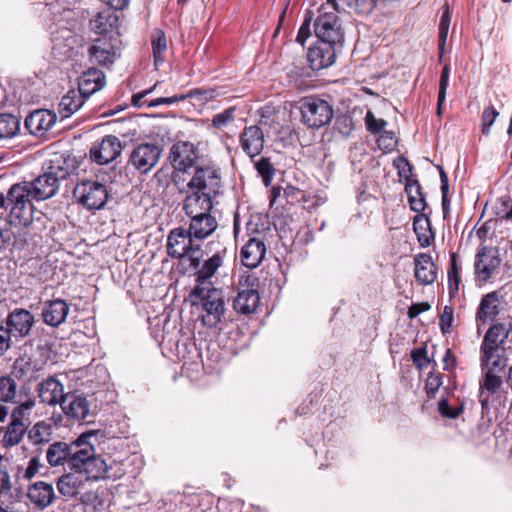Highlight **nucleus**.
<instances>
[{
	"label": "nucleus",
	"instance_id": "c85d7f7f",
	"mask_svg": "<svg viewBox=\"0 0 512 512\" xmlns=\"http://www.w3.org/2000/svg\"><path fill=\"white\" fill-rule=\"evenodd\" d=\"M265 253V243L259 238L251 237L241 249V261L248 268H256L264 259Z\"/></svg>",
	"mask_w": 512,
	"mask_h": 512
},
{
	"label": "nucleus",
	"instance_id": "338daca9",
	"mask_svg": "<svg viewBox=\"0 0 512 512\" xmlns=\"http://www.w3.org/2000/svg\"><path fill=\"white\" fill-rule=\"evenodd\" d=\"M378 135H379L378 143H379L380 147L383 146L385 149H389V150L393 149V147L396 144V141H395V135L392 131H386L384 129Z\"/></svg>",
	"mask_w": 512,
	"mask_h": 512
},
{
	"label": "nucleus",
	"instance_id": "ea45409f",
	"mask_svg": "<svg viewBox=\"0 0 512 512\" xmlns=\"http://www.w3.org/2000/svg\"><path fill=\"white\" fill-rule=\"evenodd\" d=\"M52 425L46 421L36 422L27 430V438L31 445L46 444L51 440Z\"/></svg>",
	"mask_w": 512,
	"mask_h": 512
},
{
	"label": "nucleus",
	"instance_id": "8fccbe9b",
	"mask_svg": "<svg viewBox=\"0 0 512 512\" xmlns=\"http://www.w3.org/2000/svg\"><path fill=\"white\" fill-rule=\"evenodd\" d=\"M449 75L450 69L448 65H445L439 81V92H438V100H437V114L440 116L442 114V105L446 99V91L449 85Z\"/></svg>",
	"mask_w": 512,
	"mask_h": 512
},
{
	"label": "nucleus",
	"instance_id": "b1692460",
	"mask_svg": "<svg viewBox=\"0 0 512 512\" xmlns=\"http://www.w3.org/2000/svg\"><path fill=\"white\" fill-rule=\"evenodd\" d=\"M498 314L499 296L497 292L493 291L484 295L481 298L475 318L478 332H480L481 328L488 322L493 321Z\"/></svg>",
	"mask_w": 512,
	"mask_h": 512
},
{
	"label": "nucleus",
	"instance_id": "4d7b16f0",
	"mask_svg": "<svg viewBox=\"0 0 512 512\" xmlns=\"http://www.w3.org/2000/svg\"><path fill=\"white\" fill-rule=\"evenodd\" d=\"M454 321V309L452 306L446 305L439 318V327L443 334L451 332Z\"/></svg>",
	"mask_w": 512,
	"mask_h": 512
},
{
	"label": "nucleus",
	"instance_id": "423d86ee",
	"mask_svg": "<svg viewBox=\"0 0 512 512\" xmlns=\"http://www.w3.org/2000/svg\"><path fill=\"white\" fill-rule=\"evenodd\" d=\"M302 122L312 129L321 128L330 123L333 118L332 106L317 97H305L300 102Z\"/></svg>",
	"mask_w": 512,
	"mask_h": 512
},
{
	"label": "nucleus",
	"instance_id": "473e14b6",
	"mask_svg": "<svg viewBox=\"0 0 512 512\" xmlns=\"http://www.w3.org/2000/svg\"><path fill=\"white\" fill-rule=\"evenodd\" d=\"M259 301L260 297L256 290L245 289L238 292L233 301V307L238 313L248 315L256 310Z\"/></svg>",
	"mask_w": 512,
	"mask_h": 512
},
{
	"label": "nucleus",
	"instance_id": "2f4dec72",
	"mask_svg": "<svg viewBox=\"0 0 512 512\" xmlns=\"http://www.w3.org/2000/svg\"><path fill=\"white\" fill-rule=\"evenodd\" d=\"M105 84V75L101 70L89 69L79 79L78 90L88 98Z\"/></svg>",
	"mask_w": 512,
	"mask_h": 512
},
{
	"label": "nucleus",
	"instance_id": "4be33fe9",
	"mask_svg": "<svg viewBox=\"0 0 512 512\" xmlns=\"http://www.w3.org/2000/svg\"><path fill=\"white\" fill-rule=\"evenodd\" d=\"M215 197L209 193L188 189L183 201V210L186 216L210 213Z\"/></svg>",
	"mask_w": 512,
	"mask_h": 512
},
{
	"label": "nucleus",
	"instance_id": "7c9ffc66",
	"mask_svg": "<svg viewBox=\"0 0 512 512\" xmlns=\"http://www.w3.org/2000/svg\"><path fill=\"white\" fill-rule=\"evenodd\" d=\"M13 403L15 406L10 412V418L23 422L29 426L30 416L36 407L35 396L30 392L24 394L21 390L19 393V398L16 399Z\"/></svg>",
	"mask_w": 512,
	"mask_h": 512
},
{
	"label": "nucleus",
	"instance_id": "774afa93",
	"mask_svg": "<svg viewBox=\"0 0 512 512\" xmlns=\"http://www.w3.org/2000/svg\"><path fill=\"white\" fill-rule=\"evenodd\" d=\"M431 308L428 302L414 303L408 309V317L416 318L420 313L428 311Z\"/></svg>",
	"mask_w": 512,
	"mask_h": 512
},
{
	"label": "nucleus",
	"instance_id": "9d476101",
	"mask_svg": "<svg viewBox=\"0 0 512 512\" xmlns=\"http://www.w3.org/2000/svg\"><path fill=\"white\" fill-rule=\"evenodd\" d=\"M167 253L174 259H181L190 252H197L199 244L188 229L182 227L172 229L167 236Z\"/></svg>",
	"mask_w": 512,
	"mask_h": 512
},
{
	"label": "nucleus",
	"instance_id": "e433bc0d",
	"mask_svg": "<svg viewBox=\"0 0 512 512\" xmlns=\"http://www.w3.org/2000/svg\"><path fill=\"white\" fill-rule=\"evenodd\" d=\"M223 264V255L221 252H216L212 257L205 260L202 266L196 271L195 275L197 277L198 285L207 286L211 285L210 282H207L209 278H211L219 267Z\"/></svg>",
	"mask_w": 512,
	"mask_h": 512
},
{
	"label": "nucleus",
	"instance_id": "72a5a7b5",
	"mask_svg": "<svg viewBox=\"0 0 512 512\" xmlns=\"http://www.w3.org/2000/svg\"><path fill=\"white\" fill-rule=\"evenodd\" d=\"M118 17L116 14L110 10L106 9L99 12L94 19L90 21L91 29L105 37L106 34L114 31L117 27Z\"/></svg>",
	"mask_w": 512,
	"mask_h": 512
},
{
	"label": "nucleus",
	"instance_id": "6ab92c4d",
	"mask_svg": "<svg viewBox=\"0 0 512 512\" xmlns=\"http://www.w3.org/2000/svg\"><path fill=\"white\" fill-rule=\"evenodd\" d=\"M307 59L314 71L327 68L336 60L335 45L319 41L317 45L309 48Z\"/></svg>",
	"mask_w": 512,
	"mask_h": 512
},
{
	"label": "nucleus",
	"instance_id": "69168bd1",
	"mask_svg": "<svg viewBox=\"0 0 512 512\" xmlns=\"http://www.w3.org/2000/svg\"><path fill=\"white\" fill-rule=\"evenodd\" d=\"M438 409L442 416L450 419L457 418L459 414L462 412V408H451L446 399H442L439 401Z\"/></svg>",
	"mask_w": 512,
	"mask_h": 512
},
{
	"label": "nucleus",
	"instance_id": "a18cd8bd",
	"mask_svg": "<svg viewBox=\"0 0 512 512\" xmlns=\"http://www.w3.org/2000/svg\"><path fill=\"white\" fill-rule=\"evenodd\" d=\"M253 160L254 167L258 174L261 176L262 181L266 187L271 185L273 176L275 174V168L267 157H261L257 160Z\"/></svg>",
	"mask_w": 512,
	"mask_h": 512
},
{
	"label": "nucleus",
	"instance_id": "6e6552de",
	"mask_svg": "<svg viewBox=\"0 0 512 512\" xmlns=\"http://www.w3.org/2000/svg\"><path fill=\"white\" fill-rule=\"evenodd\" d=\"M77 202L89 210L102 208L108 200L107 187L97 181L87 180L78 183L73 189Z\"/></svg>",
	"mask_w": 512,
	"mask_h": 512
},
{
	"label": "nucleus",
	"instance_id": "f8f14e48",
	"mask_svg": "<svg viewBox=\"0 0 512 512\" xmlns=\"http://www.w3.org/2000/svg\"><path fill=\"white\" fill-rule=\"evenodd\" d=\"M187 188L217 196L221 188V175L217 169L210 166L196 167Z\"/></svg>",
	"mask_w": 512,
	"mask_h": 512
},
{
	"label": "nucleus",
	"instance_id": "f257e3e1",
	"mask_svg": "<svg viewBox=\"0 0 512 512\" xmlns=\"http://www.w3.org/2000/svg\"><path fill=\"white\" fill-rule=\"evenodd\" d=\"M92 436L95 433L89 431L82 433L70 444L62 441L51 444L46 451L47 462L53 467L67 464L70 469H82L87 473L88 479L120 478L124 471L119 469L112 472L113 463L108 464L97 455L94 445L88 441Z\"/></svg>",
	"mask_w": 512,
	"mask_h": 512
},
{
	"label": "nucleus",
	"instance_id": "c756f323",
	"mask_svg": "<svg viewBox=\"0 0 512 512\" xmlns=\"http://www.w3.org/2000/svg\"><path fill=\"white\" fill-rule=\"evenodd\" d=\"M89 56L100 65H111L116 59V49L106 37L98 38L90 46Z\"/></svg>",
	"mask_w": 512,
	"mask_h": 512
},
{
	"label": "nucleus",
	"instance_id": "603ef678",
	"mask_svg": "<svg viewBox=\"0 0 512 512\" xmlns=\"http://www.w3.org/2000/svg\"><path fill=\"white\" fill-rule=\"evenodd\" d=\"M480 362L482 369L501 371L507 365V358L504 355H500L498 352L495 353L494 357H490L488 361H483V353H480Z\"/></svg>",
	"mask_w": 512,
	"mask_h": 512
},
{
	"label": "nucleus",
	"instance_id": "6e6d98bb",
	"mask_svg": "<svg viewBox=\"0 0 512 512\" xmlns=\"http://www.w3.org/2000/svg\"><path fill=\"white\" fill-rule=\"evenodd\" d=\"M347 6L359 14H370L376 6L377 0H343Z\"/></svg>",
	"mask_w": 512,
	"mask_h": 512
},
{
	"label": "nucleus",
	"instance_id": "5701e85b",
	"mask_svg": "<svg viewBox=\"0 0 512 512\" xmlns=\"http://www.w3.org/2000/svg\"><path fill=\"white\" fill-rule=\"evenodd\" d=\"M55 491L51 483L36 481L27 489V498L38 509L43 510L55 500Z\"/></svg>",
	"mask_w": 512,
	"mask_h": 512
},
{
	"label": "nucleus",
	"instance_id": "c9c22d12",
	"mask_svg": "<svg viewBox=\"0 0 512 512\" xmlns=\"http://www.w3.org/2000/svg\"><path fill=\"white\" fill-rule=\"evenodd\" d=\"M405 191L407 193L410 208L417 213L424 211L426 208V200L418 180L407 179Z\"/></svg>",
	"mask_w": 512,
	"mask_h": 512
},
{
	"label": "nucleus",
	"instance_id": "2eb2a0df",
	"mask_svg": "<svg viewBox=\"0 0 512 512\" xmlns=\"http://www.w3.org/2000/svg\"><path fill=\"white\" fill-rule=\"evenodd\" d=\"M63 413L76 421L86 420L91 414V403L84 394L77 392L66 393L61 403Z\"/></svg>",
	"mask_w": 512,
	"mask_h": 512
},
{
	"label": "nucleus",
	"instance_id": "4468645a",
	"mask_svg": "<svg viewBox=\"0 0 512 512\" xmlns=\"http://www.w3.org/2000/svg\"><path fill=\"white\" fill-rule=\"evenodd\" d=\"M122 149V143L117 136L106 135L93 143L89 152L90 159L99 165H106L119 157Z\"/></svg>",
	"mask_w": 512,
	"mask_h": 512
},
{
	"label": "nucleus",
	"instance_id": "3c124183",
	"mask_svg": "<svg viewBox=\"0 0 512 512\" xmlns=\"http://www.w3.org/2000/svg\"><path fill=\"white\" fill-rule=\"evenodd\" d=\"M334 129L344 137H348L354 129L353 118L348 114L338 115L335 119Z\"/></svg>",
	"mask_w": 512,
	"mask_h": 512
},
{
	"label": "nucleus",
	"instance_id": "1a4fd4ad",
	"mask_svg": "<svg viewBox=\"0 0 512 512\" xmlns=\"http://www.w3.org/2000/svg\"><path fill=\"white\" fill-rule=\"evenodd\" d=\"M501 264L499 251L496 247L480 246L475 256V279L479 284H485L498 273Z\"/></svg>",
	"mask_w": 512,
	"mask_h": 512
},
{
	"label": "nucleus",
	"instance_id": "bf43d9fd",
	"mask_svg": "<svg viewBox=\"0 0 512 512\" xmlns=\"http://www.w3.org/2000/svg\"><path fill=\"white\" fill-rule=\"evenodd\" d=\"M442 385V376L440 373L430 372L425 381V391L430 398L435 397L437 391Z\"/></svg>",
	"mask_w": 512,
	"mask_h": 512
},
{
	"label": "nucleus",
	"instance_id": "20e7f679",
	"mask_svg": "<svg viewBox=\"0 0 512 512\" xmlns=\"http://www.w3.org/2000/svg\"><path fill=\"white\" fill-rule=\"evenodd\" d=\"M339 10L337 0H326L318 8L319 15L314 23L315 35L321 42L338 44L343 40V33L336 12Z\"/></svg>",
	"mask_w": 512,
	"mask_h": 512
},
{
	"label": "nucleus",
	"instance_id": "f3484780",
	"mask_svg": "<svg viewBox=\"0 0 512 512\" xmlns=\"http://www.w3.org/2000/svg\"><path fill=\"white\" fill-rule=\"evenodd\" d=\"M40 402L49 406L61 405L66 396L63 383L56 376L40 381L35 388Z\"/></svg>",
	"mask_w": 512,
	"mask_h": 512
},
{
	"label": "nucleus",
	"instance_id": "412c9836",
	"mask_svg": "<svg viewBox=\"0 0 512 512\" xmlns=\"http://www.w3.org/2000/svg\"><path fill=\"white\" fill-rule=\"evenodd\" d=\"M57 116L46 109L35 110L25 119V128L34 136H43L55 124Z\"/></svg>",
	"mask_w": 512,
	"mask_h": 512
},
{
	"label": "nucleus",
	"instance_id": "5fc2aeb1",
	"mask_svg": "<svg viewBox=\"0 0 512 512\" xmlns=\"http://www.w3.org/2000/svg\"><path fill=\"white\" fill-rule=\"evenodd\" d=\"M235 117V108L229 107L213 116L212 118V126L217 129H221L226 127L229 123L234 121Z\"/></svg>",
	"mask_w": 512,
	"mask_h": 512
},
{
	"label": "nucleus",
	"instance_id": "0e129e2a",
	"mask_svg": "<svg viewBox=\"0 0 512 512\" xmlns=\"http://www.w3.org/2000/svg\"><path fill=\"white\" fill-rule=\"evenodd\" d=\"M411 360L415 367L420 371L426 367V361H428L426 344L411 351Z\"/></svg>",
	"mask_w": 512,
	"mask_h": 512
},
{
	"label": "nucleus",
	"instance_id": "58836bf2",
	"mask_svg": "<svg viewBox=\"0 0 512 512\" xmlns=\"http://www.w3.org/2000/svg\"><path fill=\"white\" fill-rule=\"evenodd\" d=\"M28 425L10 418L9 424L4 432L2 443L5 447L18 445L27 434Z\"/></svg>",
	"mask_w": 512,
	"mask_h": 512
},
{
	"label": "nucleus",
	"instance_id": "a878e982",
	"mask_svg": "<svg viewBox=\"0 0 512 512\" xmlns=\"http://www.w3.org/2000/svg\"><path fill=\"white\" fill-rule=\"evenodd\" d=\"M219 95L218 91L214 88H195L190 90L187 94L174 95L171 97H160L151 100L147 103L148 107H156L159 105H172L177 102L183 101L187 98H196L203 102L214 100Z\"/></svg>",
	"mask_w": 512,
	"mask_h": 512
},
{
	"label": "nucleus",
	"instance_id": "393cba45",
	"mask_svg": "<svg viewBox=\"0 0 512 512\" xmlns=\"http://www.w3.org/2000/svg\"><path fill=\"white\" fill-rule=\"evenodd\" d=\"M69 310V304L63 299L47 301L41 313L43 322L48 326L58 327L65 322Z\"/></svg>",
	"mask_w": 512,
	"mask_h": 512
},
{
	"label": "nucleus",
	"instance_id": "c03bdc74",
	"mask_svg": "<svg viewBox=\"0 0 512 512\" xmlns=\"http://www.w3.org/2000/svg\"><path fill=\"white\" fill-rule=\"evenodd\" d=\"M13 481L8 460L0 454V497L11 494Z\"/></svg>",
	"mask_w": 512,
	"mask_h": 512
},
{
	"label": "nucleus",
	"instance_id": "49530a36",
	"mask_svg": "<svg viewBox=\"0 0 512 512\" xmlns=\"http://www.w3.org/2000/svg\"><path fill=\"white\" fill-rule=\"evenodd\" d=\"M32 371V362L29 358L18 357L14 360L11 371L7 375L13 376L17 380L25 379L28 374Z\"/></svg>",
	"mask_w": 512,
	"mask_h": 512
},
{
	"label": "nucleus",
	"instance_id": "13d9d810",
	"mask_svg": "<svg viewBox=\"0 0 512 512\" xmlns=\"http://www.w3.org/2000/svg\"><path fill=\"white\" fill-rule=\"evenodd\" d=\"M498 115H499V112L495 109V107L493 105H490L483 110L481 120H482V133L484 135L490 134V128L493 125L496 118L498 117Z\"/></svg>",
	"mask_w": 512,
	"mask_h": 512
},
{
	"label": "nucleus",
	"instance_id": "09e8293b",
	"mask_svg": "<svg viewBox=\"0 0 512 512\" xmlns=\"http://www.w3.org/2000/svg\"><path fill=\"white\" fill-rule=\"evenodd\" d=\"M41 467V463L38 457H32L27 466H17V481L19 480H25L30 481L32 480L37 473L39 472V469Z\"/></svg>",
	"mask_w": 512,
	"mask_h": 512
},
{
	"label": "nucleus",
	"instance_id": "e2e57ef3",
	"mask_svg": "<svg viewBox=\"0 0 512 512\" xmlns=\"http://www.w3.org/2000/svg\"><path fill=\"white\" fill-rule=\"evenodd\" d=\"M312 20H313V12L309 10L305 14L304 21H303L301 27L299 28V31H298V34L296 37V41L298 43H300L301 45H304L305 41L311 35L310 27H311Z\"/></svg>",
	"mask_w": 512,
	"mask_h": 512
},
{
	"label": "nucleus",
	"instance_id": "9b49d317",
	"mask_svg": "<svg viewBox=\"0 0 512 512\" xmlns=\"http://www.w3.org/2000/svg\"><path fill=\"white\" fill-rule=\"evenodd\" d=\"M16 342L31 335L35 326V316L27 309L15 308L10 311L4 322Z\"/></svg>",
	"mask_w": 512,
	"mask_h": 512
},
{
	"label": "nucleus",
	"instance_id": "a19ab883",
	"mask_svg": "<svg viewBox=\"0 0 512 512\" xmlns=\"http://www.w3.org/2000/svg\"><path fill=\"white\" fill-rule=\"evenodd\" d=\"M19 398L18 384L13 376L7 374L0 376V402L12 403Z\"/></svg>",
	"mask_w": 512,
	"mask_h": 512
},
{
	"label": "nucleus",
	"instance_id": "39448f33",
	"mask_svg": "<svg viewBox=\"0 0 512 512\" xmlns=\"http://www.w3.org/2000/svg\"><path fill=\"white\" fill-rule=\"evenodd\" d=\"M192 296L199 298L201 302L204 311L202 323L208 328H215L221 322L225 311L223 292L210 284L197 285L192 291Z\"/></svg>",
	"mask_w": 512,
	"mask_h": 512
},
{
	"label": "nucleus",
	"instance_id": "864d4df0",
	"mask_svg": "<svg viewBox=\"0 0 512 512\" xmlns=\"http://www.w3.org/2000/svg\"><path fill=\"white\" fill-rule=\"evenodd\" d=\"M450 21H451V14H450L448 4L446 3L443 7V13H442V16L440 18V23H439V45H440V47H443L445 45L447 35H448L449 26H450Z\"/></svg>",
	"mask_w": 512,
	"mask_h": 512
},
{
	"label": "nucleus",
	"instance_id": "aec40b11",
	"mask_svg": "<svg viewBox=\"0 0 512 512\" xmlns=\"http://www.w3.org/2000/svg\"><path fill=\"white\" fill-rule=\"evenodd\" d=\"M239 141L242 150L251 159H254L263 151L265 143L264 133L257 125L246 126L240 134Z\"/></svg>",
	"mask_w": 512,
	"mask_h": 512
},
{
	"label": "nucleus",
	"instance_id": "680f3d73",
	"mask_svg": "<svg viewBox=\"0 0 512 512\" xmlns=\"http://www.w3.org/2000/svg\"><path fill=\"white\" fill-rule=\"evenodd\" d=\"M15 339L3 323H0V357L4 356L14 345Z\"/></svg>",
	"mask_w": 512,
	"mask_h": 512
},
{
	"label": "nucleus",
	"instance_id": "37998d69",
	"mask_svg": "<svg viewBox=\"0 0 512 512\" xmlns=\"http://www.w3.org/2000/svg\"><path fill=\"white\" fill-rule=\"evenodd\" d=\"M151 45L154 64L156 67H158L165 61L164 54L167 50V39L161 30H157L152 34Z\"/></svg>",
	"mask_w": 512,
	"mask_h": 512
},
{
	"label": "nucleus",
	"instance_id": "cd10ccee",
	"mask_svg": "<svg viewBox=\"0 0 512 512\" xmlns=\"http://www.w3.org/2000/svg\"><path fill=\"white\" fill-rule=\"evenodd\" d=\"M414 276L420 285H430L437 278V268L433 259L426 253H421L414 258Z\"/></svg>",
	"mask_w": 512,
	"mask_h": 512
},
{
	"label": "nucleus",
	"instance_id": "0eeeda50",
	"mask_svg": "<svg viewBox=\"0 0 512 512\" xmlns=\"http://www.w3.org/2000/svg\"><path fill=\"white\" fill-rule=\"evenodd\" d=\"M162 148L156 143H139L130 152L127 165L141 175L148 174L159 162Z\"/></svg>",
	"mask_w": 512,
	"mask_h": 512
},
{
	"label": "nucleus",
	"instance_id": "052dcab7",
	"mask_svg": "<svg viewBox=\"0 0 512 512\" xmlns=\"http://www.w3.org/2000/svg\"><path fill=\"white\" fill-rule=\"evenodd\" d=\"M365 124L367 127V130L372 134H380L385 126L387 125V122L384 119H378L375 117V115L368 111L365 116Z\"/></svg>",
	"mask_w": 512,
	"mask_h": 512
},
{
	"label": "nucleus",
	"instance_id": "f704fd0d",
	"mask_svg": "<svg viewBox=\"0 0 512 512\" xmlns=\"http://www.w3.org/2000/svg\"><path fill=\"white\" fill-rule=\"evenodd\" d=\"M413 230L421 247H429L434 240L431 223L426 214H418L413 219Z\"/></svg>",
	"mask_w": 512,
	"mask_h": 512
},
{
	"label": "nucleus",
	"instance_id": "a211bd4d",
	"mask_svg": "<svg viewBox=\"0 0 512 512\" xmlns=\"http://www.w3.org/2000/svg\"><path fill=\"white\" fill-rule=\"evenodd\" d=\"M70 470L71 472L60 476L56 483L57 490L65 497H75L87 481H96L95 479H88L87 473L82 469Z\"/></svg>",
	"mask_w": 512,
	"mask_h": 512
},
{
	"label": "nucleus",
	"instance_id": "4c0bfd02",
	"mask_svg": "<svg viewBox=\"0 0 512 512\" xmlns=\"http://www.w3.org/2000/svg\"><path fill=\"white\" fill-rule=\"evenodd\" d=\"M86 97L79 90H70L59 103V113L62 118H68L83 105Z\"/></svg>",
	"mask_w": 512,
	"mask_h": 512
},
{
	"label": "nucleus",
	"instance_id": "7ed1b4c3",
	"mask_svg": "<svg viewBox=\"0 0 512 512\" xmlns=\"http://www.w3.org/2000/svg\"><path fill=\"white\" fill-rule=\"evenodd\" d=\"M75 170L74 161L70 158L57 157L50 161L48 171L34 181H28L35 200H46L53 197L60 181L67 179Z\"/></svg>",
	"mask_w": 512,
	"mask_h": 512
},
{
	"label": "nucleus",
	"instance_id": "de8ad7c7",
	"mask_svg": "<svg viewBox=\"0 0 512 512\" xmlns=\"http://www.w3.org/2000/svg\"><path fill=\"white\" fill-rule=\"evenodd\" d=\"M502 379L491 370H487L483 380L480 382V392L485 394H495L502 386Z\"/></svg>",
	"mask_w": 512,
	"mask_h": 512
},
{
	"label": "nucleus",
	"instance_id": "bb28decb",
	"mask_svg": "<svg viewBox=\"0 0 512 512\" xmlns=\"http://www.w3.org/2000/svg\"><path fill=\"white\" fill-rule=\"evenodd\" d=\"M190 223L188 231L197 241L209 237L218 227L216 218L211 213H204L189 216Z\"/></svg>",
	"mask_w": 512,
	"mask_h": 512
},
{
	"label": "nucleus",
	"instance_id": "f03ea898",
	"mask_svg": "<svg viewBox=\"0 0 512 512\" xmlns=\"http://www.w3.org/2000/svg\"><path fill=\"white\" fill-rule=\"evenodd\" d=\"M28 181L13 184L7 195L0 193V218L6 217L13 226H29L33 221L35 200Z\"/></svg>",
	"mask_w": 512,
	"mask_h": 512
},
{
	"label": "nucleus",
	"instance_id": "ddd939ff",
	"mask_svg": "<svg viewBox=\"0 0 512 512\" xmlns=\"http://www.w3.org/2000/svg\"><path fill=\"white\" fill-rule=\"evenodd\" d=\"M197 148L189 141H178L169 150L168 161L175 171L187 172L197 160Z\"/></svg>",
	"mask_w": 512,
	"mask_h": 512
},
{
	"label": "nucleus",
	"instance_id": "dca6fc26",
	"mask_svg": "<svg viewBox=\"0 0 512 512\" xmlns=\"http://www.w3.org/2000/svg\"><path fill=\"white\" fill-rule=\"evenodd\" d=\"M510 329H505L503 323H496L489 327L484 335L480 346V353H483V361L494 357L510 334Z\"/></svg>",
	"mask_w": 512,
	"mask_h": 512
},
{
	"label": "nucleus",
	"instance_id": "79ce46f5",
	"mask_svg": "<svg viewBox=\"0 0 512 512\" xmlns=\"http://www.w3.org/2000/svg\"><path fill=\"white\" fill-rule=\"evenodd\" d=\"M20 129L19 119L9 113L0 114V140L14 137Z\"/></svg>",
	"mask_w": 512,
	"mask_h": 512
}]
</instances>
